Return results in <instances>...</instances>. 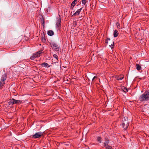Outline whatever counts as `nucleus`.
Instances as JSON below:
<instances>
[{
  "mask_svg": "<svg viewBox=\"0 0 149 149\" xmlns=\"http://www.w3.org/2000/svg\"><path fill=\"white\" fill-rule=\"evenodd\" d=\"M117 24H118V25H119V24H118V23H117Z\"/></svg>",
  "mask_w": 149,
  "mask_h": 149,
  "instance_id": "2f4dec72",
  "label": "nucleus"
},
{
  "mask_svg": "<svg viewBox=\"0 0 149 149\" xmlns=\"http://www.w3.org/2000/svg\"><path fill=\"white\" fill-rule=\"evenodd\" d=\"M101 139H102L100 137L98 136L97 137V141L99 142L100 143H101Z\"/></svg>",
  "mask_w": 149,
  "mask_h": 149,
  "instance_id": "a211bd4d",
  "label": "nucleus"
},
{
  "mask_svg": "<svg viewBox=\"0 0 149 149\" xmlns=\"http://www.w3.org/2000/svg\"><path fill=\"white\" fill-rule=\"evenodd\" d=\"M149 99V90L146 91L139 97V100L141 102L148 101Z\"/></svg>",
  "mask_w": 149,
  "mask_h": 149,
  "instance_id": "f257e3e1",
  "label": "nucleus"
},
{
  "mask_svg": "<svg viewBox=\"0 0 149 149\" xmlns=\"http://www.w3.org/2000/svg\"><path fill=\"white\" fill-rule=\"evenodd\" d=\"M82 9V8H81L79 9H78L76 12L72 15V16H76L78 15L80 13L81 10Z\"/></svg>",
  "mask_w": 149,
  "mask_h": 149,
  "instance_id": "1a4fd4ad",
  "label": "nucleus"
},
{
  "mask_svg": "<svg viewBox=\"0 0 149 149\" xmlns=\"http://www.w3.org/2000/svg\"><path fill=\"white\" fill-rule=\"evenodd\" d=\"M59 17H58L57 19L56 22V26L58 28V29L59 30L61 27V18L60 15L58 14Z\"/></svg>",
  "mask_w": 149,
  "mask_h": 149,
  "instance_id": "423d86ee",
  "label": "nucleus"
},
{
  "mask_svg": "<svg viewBox=\"0 0 149 149\" xmlns=\"http://www.w3.org/2000/svg\"><path fill=\"white\" fill-rule=\"evenodd\" d=\"M110 38H107V40L108 41V40H110Z\"/></svg>",
  "mask_w": 149,
  "mask_h": 149,
  "instance_id": "c85d7f7f",
  "label": "nucleus"
},
{
  "mask_svg": "<svg viewBox=\"0 0 149 149\" xmlns=\"http://www.w3.org/2000/svg\"><path fill=\"white\" fill-rule=\"evenodd\" d=\"M53 57L56 58V61H57L58 60V56L56 54L53 55Z\"/></svg>",
  "mask_w": 149,
  "mask_h": 149,
  "instance_id": "6ab92c4d",
  "label": "nucleus"
},
{
  "mask_svg": "<svg viewBox=\"0 0 149 149\" xmlns=\"http://www.w3.org/2000/svg\"><path fill=\"white\" fill-rule=\"evenodd\" d=\"M97 78V77L95 76L93 77V78L92 79V81H94V79H95Z\"/></svg>",
  "mask_w": 149,
  "mask_h": 149,
  "instance_id": "a878e982",
  "label": "nucleus"
},
{
  "mask_svg": "<svg viewBox=\"0 0 149 149\" xmlns=\"http://www.w3.org/2000/svg\"><path fill=\"white\" fill-rule=\"evenodd\" d=\"M136 69L138 70H140L141 69V67L139 64H136Z\"/></svg>",
  "mask_w": 149,
  "mask_h": 149,
  "instance_id": "4468645a",
  "label": "nucleus"
},
{
  "mask_svg": "<svg viewBox=\"0 0 149 149\" xmlns=\"http://www.w3.org/2000/svg\"><path fill=\"white\" fill-rule=\"evenodd\" d=\"M54 60V59H52V62H53V61Z\"/></svg>",
  "mask_w": 149,
  "mask_h": 149,
  "instance_id": "7c9ffc66",
  "label": "nucleus"
},
{
  "mask_svg": "<svg viewBox=\"0 0 149 149\" xmlns=\"http://www.w3.org/2000/svg\"><path fill=\"white\" fill-rule=\"evenodd\" d=\"M41 65L42 66L45 68H49L50 67V66L47 63L45 62L42 63Z\"/></svg>",
  "mask_w": 149,
  "mask_h": 149,
  "instance_id": "9d476101",
  "label": "nucleus"
},
{
  "mask_svg": "<svg viewBox=\"0 0 149 149\" xmlns=\"http://www.w3.org/2000/svg\"><path fill=\"white\" fill-rule=\"evenodd\" d=\"M42 50L41 51H40L37 52L36 53L33 54L32 56L30 57V59L32 60H33L36 58L40 56L42 53Z\"/></svg>",
  "mask_w": 149,
  "mask_h": 149,
  "instance_id": "39448f33",
  "label": "nucleus"
},
{
  "mask_svg": "<svg viewBox=\"0 0 149 149\" xmlns=\"http://www.w3.org/2000/svg\"><path fill=\"white\" fill-rule=\"evenodd\" d=\"M122 121L123 122L120 125V126L124 129L126 130L129 126V122L128 120H126L125 118H123Z\"/></svg>",
  "mask_w": 149,
  "mask_h": 149,
  "instance_id": "7ed1b4c3",
  "label": "nucleus"
},
{
  "mask_svg": "<svg viewBox=\"0 0 149 149\" xmlns=\"http://www.w3.org/2000/svg\"><path fill=\"white\" fill-rule=\"evenodd\" d=\"M54 61H56V62H54V63H55L56 62H57V61H56V60H54Z\"/></svg>",
  "mask_w": 149,
  "mask_h": 149,
  "instance_id": "c756f323",
  "label": "nucleus"
},
{
  "mask_svg": "<svg viewBox=\"0 0 149 149\" xmlns=\"http://www.w3.org/2000/svg\"><path fill=\"white\" fill-rule=\"evenodd\" d=\"M77 1L76 0H74L72 3L71 5L72 6H74L77 3Z\"/></svg>",
  "mask_w": 149,
  "mask_h": 149,
  "instance_id": "2eb2a0df",
  "label": "nucleus"
},
{
  "mask_svg": "<svg viewBox=\"0 0 149 149\" xmlns=\"http://www.w3.org/2000/svg\"><path fill=\"white\" fill-rule=\"evenodd\" d=\"M12 100L13 101V104H18L19 103H21L22 102V101L20 100H16L13 98V100Z\"/></svg>",
  "mask_w": 149,
  "mask_h": 149,
  "instance_id": "6e6552de",
  "label": "nucleus"
},
{
  "mask_svg": "<svg viewBox=\"0 0 149 149\" xmlns=\"http://www.w3.org/2000/svg\"><path fill=\"white\" fill-rule=\"evenodd\" d=\"M42 41L45 43V42H46V39H45L44 38H42Z\"/></svg>",
  "mask_w": 149,
  "mask_h": 149,
  "instance_id": "5701e85b",
  "label": "nucleus"
},
{
  "mask_svg": "<svg viewBox=\"0 0 149 149\" xmlns=\"http://www.w3.org/2000/svg\"><path fill=\"white\" fill-rule=\"evenodd\" d=\"M47 34L49 36H52L54 34V32L52 30H49L47 32Z\"/></svg>",
  "mask_w": 149,
  "mask_h": 149,
  "instance_id": "f8f14e48",
  "label": "nucleus"
},
{
  "mask_svg": "<svg viewBox=\"0 0 149 149\" xmlns=\"http://www.w3.org/2000/svg\"><path fill=\"white\" fill-rule=\"evenodd\" d=\"M86 0H82V3L83 4H84L85 5L86 3Z\"/></svg>",
  "mask_w": 149,
  "mask_h": 149,
  "instance_id": "b1692460",
  "label": "nucleus"
},
{
  "mask_svg": "<svg viewBox=\"0 0 149 149\" xmlns=\"http://www.w3.org/2000/svg\"><path fill=\"white\" fill-rule=\"evenodd\" d=\"M6 78L7 75L5 73L1 78L0 81V89H1L4 86Z\"/></svg>",
  "mask_w": 149,
  "mask_h": 149,
  "instance_id": "f03ea898",
  "label": "nucleus"
},
{
  "mask_svg": "<svg viewBox=\"0 0 149 149\" xmlns=\"http://www.w3.org/2000/svg\"><path fill=\"white\" fill-rule=\"evenodd\" d=\"M114 45V42H113V44H111V45H110V46L111 47V49L113 48V46Z\"/></svg>",
  "mask_w": 149,
  "mask_h": 149,
  "instance_id": "393cba45",
  "label": "nucleus"
},
{
  "mask_svg": "<svg viewBox=\"0 0 149 149\" xmlns=\"http://www.w3.org/2000/svg\"><path fill=\"white\" fill-rule=\"evenodd\" d=\"M43 135V133L41 132H36L32 136V137L34 139L39 138Z\"/></svg>",
  "mask_w": 149,
  "mask_h": 149,
  "instance_id": "0eeeda50",
  "label": "nucleus"
},
{
  "mask_svg": "<svg viewBox=\"0 0 149 149\" xmlns=\"http://www.w3.org/2000/svg\"><path fill=\"white\" fill-rule=\"evenodd\" d=\"M122 89L123 92L125 93H126L128 91L127 88L125 87H123L122 88Z\"/></svg>",
  "mask_w": 149,
  "mask_h": 149,
  "instance_id": "dca6fc26",
  "label": "nucleus"
},
{
  "mask_svg": "<svg viewBox=\"0 0 149 149\" xmlns=\"http://www.w3.org/2000/svg\"><path fill=\"white\" fill-rule=\"evenodd\" d=\"M118 33L117 30H115L113 33V35L114 37L115 38L117 37L118 35Z\"/></svg>",
  "mask_w": 149,
  "mask_h": 149,
  "instance_id": "ddd939ff",
  "label": "nucleus"
},
{
  "mask_svg": "<svg viewBox=\"0 0 149 149\" xmlns=\"http://www.w3.org/2000/svg\"><path fill=\"white\" fill-rule=\"evenodd\" d=\"M13 100V98L10 99V101L8 102L9 105L13 104V101L12 100Z\"/></svg>",
  "mask_w": 149,
  "mask_h": 149,
  "instance_id": "f3484780",
  "label": "nucleus"
},
{
  "mask_svg": "<svg viewBox=\"0 0 149 149\" xmlns=\"http://www.w3.org/2000/svg\"><path fill=\"white\" fill-rule=\"evenodd\" d=\"M109 140L107 139H106L105 140V142L104 143V147H106V146H108V144L109 143Z\"/></svg>",
  "mask_w": 149,
  "mask_h": 149,
  "instance_id": "9b49d317",
  "label": "nucleus"
},
{
  "mask_svg": "<svg viewBox=\"0 0 149 149\" xmlns=\"http://www.w3.org/2000/svg\"><path fill=\"white\" fill-rule=\"evenodd\" d=\"M108 43V41L107 40V41H106L105 42V44H107V43Z\"/></svg>",
  "mask_w": 149,
  "mask_h": 149,
  "instance_id": "cd10ccee",
  "label": "nucleus"
},
{
  "mask_svg": "<svg viewBox=\"0 0 149 149\" xmlns=\"http://www.w3.org/2000/svg\"><path fill=\"white\" fill-rule=\"evenodd\" d=\"M45 22L44 19L42 17V19H41V23H42V25H43V26L44 25Z\"/></svg>",
  "mask_w": 149,
  "mask_h": 149,
  "instance_id": "aec40b11",
  "label": "nucleus"
},
{
  "mask_svg": "<svg viewBox=\"0 0 149 149\" xmlns=\"http://www.w3.org/2000/svg\"><path fill=\"white\" fill-rule=\"evenodd\" d=\"M106 149H112V147L111 146L108 145L105 147Z\"/></svg>",
  "mask_w": 149,
  "mask_h": 149,
  "instance_id": "412c9836",
  "label": "nucleus"
},
{
  "mask_svg": "<svg viewBox=\"0 0 149 149\" xmlns=\"http://www.w3.org/2000/svg\"><path fill=\"white\" fill-rule=\"evenodd\" d=\"M50 45L52 49L56 51H58L59 50L60 47L57 44L54 42L50 43Z\"/></svg>",
  "mask_w": 149,
  "mask_h": 149,
  "instance_id": "20e7f679",
  "label": "nucleus"
},
{
  "mask_svg": "<svg viewBox=\"0 0 149 149\" xmlns=\"http://www.w3.org/2000/svg\"><path fill=\"white\" fill-rule=\"evenodd\" d=\"M123 78V77H117L116 79L118 80H120L122 79Z\"/></svg>",
  "mask_w": 149,
  "mask_h": 149,
  "instance_id": "4be33fe9",
  "label": "nucleus"
},
{
  "mask_svg": "<svg viewBox=\"0 0 149 149\" xmlns=\"http://www.w3.org/2000/svg\"><path fill=\"white\" fill-rule=\"evenodd\" d=\"M74 6H71V7H70V9H71V10H73V8H74Z\"/></svg>",
  "mask_w": 149,
  "mask_h": 149,
  "instance_id": "bb28decb",
  "label": "nucleus"
}]
</instances>
